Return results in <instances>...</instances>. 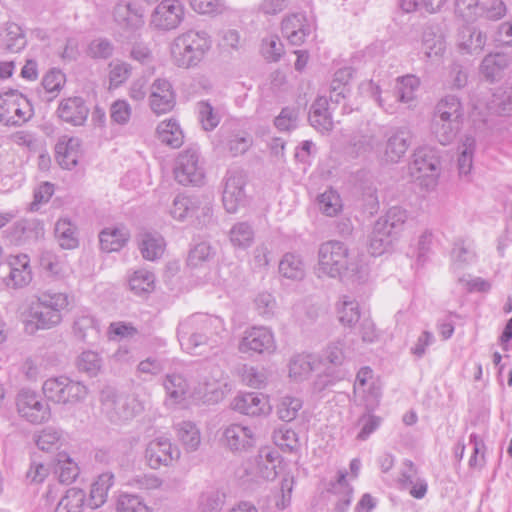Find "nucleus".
<instances>
[{
    "instance_id": "f3484780",
    "label": "nucleus",
    "mask_w": 512,
    "mask_h": 512,
    "mask_svg": "<svg viewBox=\"0 0 512 512\" xmlns=\"http://www.w3.org/2000/svg\"><path fill=\"white\" fill-rule=\"evenodd\" d=\"M176 104V95L172 84L167 79H156L150 87L149 105L157 114L170 112Z\"/></svg>"
},
{
    "instance_id": "c9c22d12",
    "label": "nucleus",
    "mask_w": 512,
    "mask_h": 512,
    "mask_svg": "<svg viewBox=\"0 0 512 512\" xmlns=\"http://www.w3.org/2000/svg\"><path fill=\"white\" fill-rule=\"evenodd\" d=\"M157 134L161 143L174 149L184 142L183 132L175 120L161 122L157 127Z\"/></svg>"
},
{
    "instance_id": "5fc2aeb1",
    "label": "nucleus",
    "mask_w": 512,
    "mask_h": 512,
    "mask_svg": "<svg viewBox=\"0 0 512 512\" xmlns=\"http://www.w3.org/2000/svg\"><path fill=\"white\" fill-rule=\"evenodd\" d=\"M407 212L405 209L394 206L391 207L385 216L380 217L377 221L385 223L387 229L391 230L396 236L402 231L407 220Z\"/></svg>"
},
{
    "instance_id": "c03bdc74",
    "label": "nucleus",
    "mask_w": 512,
    "mask_h": 512,
    "mask_svg": "<svg viewBox=\"0 0 512 512\" xmlns=\"http://www.w3.org/2000/svg\"><path fill=\"white\" fill-rule=\"evenodd\" d=\"M475 138L465 135L459 146V156L457 160L458 171L460 175H468L473 165V154L475 150Z\"/></svg>"
},
{
    "instance_id": "423d86ee",
    "label": "nucleus",
    "mask_w": 512,
    "mask_h": 512,
    "mask_svg": "<svg viewBox=\"0 0 512 512\" xmlns=\"http://www.w3.org/2000/svg\"><path fill=\"white\" fill-rule=\"evenodd\" d=\"M42 390L47 399L58 404H76L88 395V388L83 383L66 376L47 379Z\"/></svg>"
},
{
    "instance_id": "a18cd8bd",
    "label": "nucleus",
    "mask_w": 512,
    "mask_h": 512,
    "mask_svg": "<svg viewBox=\"0 0 512 512\" xmlns=\"http://www.w3.org/2000/svg\"><path fill=\"white\" fill-rule=\"evenodd\" d=\"M339 321L345 326H353L360 319L359 304L349 296H343L337 307Z\"/></svg>"
},
{
    "instance_id": "13d9d810",
    "label": "nucleus",
    "mask_w": 512,
    "mask_h": 512,
    "mask_svg": "<svg viewBox=\"0 0 512 512\" xmlns=\"http://www.w3.org/2000/svg\"><path fill=\"white\" fill-rule=\"evenodd\" d=\"M302 404L299 398L285 396L277 406V414L282 421L291 422L297 417Z\"/></svg>"
},
{
    "instance_id": "2eb2a0df",
    "label": "nucleus",
    "mask_w": 512,
    "mask_h": 512,
    "mask_svg": "<svg viewBox=\"0 0 512 512\" xmlns=\"http://www.w3.org/2000/svg\"><path fill=\"white\" fill-rule=\"evenodd\" d=\"M238 349L243 354L272 353L275 340L272 331L266 327H252L244 332Z\"/></svg>"
},
{
    "instance_id": "4d7b16f0",
    "label": "nucleus",
    "mask_w": 512,
    "mask_h": 512,
    "mask_svg": "<svg viewBox=\"0 0 512 512\" xmlns=\"http://www.w3.org/2000/svg\"><path fill=\"white\" fill-rule=\"evenodd\" d=\"M320 211L327 216H335L341 210L342 204L339 194L332 189L326 190L318 196Z\"/></svg>"
},
{
    "instance_id": "9b49d317",
    "label": "nucleus",
    "mask_w": 512,
    "mask_h": 512,
    "mask_svg": "<svg viewBox=\"0 0 512 512\" xmlns=\"http://www.w3.org/2000/svg\"><path fill=\"white\" fill-rule=\"evenodd\" d=\"M180 458V450L167 437L161 436L149 441L144 452L147 466L158 470L162 466L169 467Z\"/></svg>"
},
{
    "instance_id": "ea45409f",
    "label": "nucleus",
    "mask_w": 512,
    "mask_h": 512,
    "mask_svg": "<svg viewBox=\"0 0 512 512\" xmlns=\"http://www.w3.org/2000/svg\"><path fill=\"white\" fill-rule=\"evenodd\" d=\"M279 273L288 279L301 280L305 276V265L299 255L286 253L279 262Z\"/></svg>"
},
{
    "instance_id": "aec40b11",
    "label": "nucleus",
    "mask_w": 512,
    "mask_h": 512,
    "mask_svg": "<svg viewBox=\"0 0 512 512\" xmlns=\"http://www.w3.org/2000/svg\"><path fill=\"white\" fill-rule=\"evenodd\" d=\"M226 445L232 451H246L255 444V433L241 424H231L223 432Z\"/></svg>"
},
{
    "instance_id": "a19ab883",
    "label": "nucleus",
    "mask_w": 512,
    "mask_h": 512,
    "mask_svg": "<svg viewBox=\"0 0 512 512\" xmlns=\"http://www.w3.org/2000/svg\"><path fill=\"white\" fill-rule=\"evenodd\" d=\"M39 263L47 275L57 279L63 278L67 272V264L64 259L50 250L41 252Z\"/></svg>"
},
{
    "instance_id": "69168bd1",
    "label": "nucleus",
    "mask_w": 512,
    "mask_h": 512,
    "mask_svg": "<svg viewBox=\"0 0 512 512\" xmlns=\"http://www.w3.org/2000/svg\"><path fill=\"white\" fill-rule=\"evenodd\" d=\"M61 431L54 427L43 429L36 438V445L43 451L57 449L61 440Z\"/></svg>"
},
{
    "instance_id": "f704fd0d",
    "label": "nucleus",
    "mask_w": 512,
    "mask_h": 512,
    "mask_svg": "<svg viewBox=\"0 0 512 512\" xmlns=\"http://www.w3.org/2000/svg\"><path fill=\"white\" fill-rule=\"evenodd\" d=\"M55 238L62 249H75L79 245L77 228L68 219H59L55 224Z\"/></svg>"
},
{
    "instance_id": "338daca9",
    "label": "nucleus",
    "mask_w": 512,
    "mask_h": 512,
    "mask_svg": "<svg viewBox=\"0 0 512 512\" xmlns=\"http://www.w3.org/2000/svg\"><path fill=\"white\" fill-rule=\"evenodd\" d=\"M506 5L502 0H483L480 7V18L497 21L506 15Z\"/></svg>"
},
{
    "instance_id": "6e6552de",
    "label": "nucleus",
    "mask_w": 512,
    "mask_h": 512,
    "mask_svg": "<svg viewBox=\"0 0 512 512\" xmlns=\"http://www.w3.org/2000/svg\"><path fill=\"white\" fill-rule=\"evenodd\" d=\"M439 157L427 148H421L413 154V161L408 166L409 175L426 188H432L437 183L439 175Z\"/></svg>"
},
{
    "instance_id": "4c0bfd02",
    "label": "nucleus",
    "mask_w": 512,
    "mask_h": 512,
    "mask_svg": "<svg viewBox=\"0 0 512 512\" xmlns=\"http://www.w3.org/2000/svg\"><path fill=\"white\" fill-rule=\"evenodd\" d=\"M165 240L158 233H145L140 243L143 258L150 261L159 259L165 250Z\"/></svg>"
},
{
    "instance_id": "de8ad7c7",
    "label": "nucleus",
    "mask_w": 512,
    "mask_h": 512,
    "mask_svg": "<svg viewBox=\"0 0 512 512\" xmlns=\"http://www.w3.org/2000/svg\"><path fill=\"white\" fill-rule=\"evenodd\" d=\"M155 275L145 269L137 270L129 279L130 289L137 295H144L154 290Z\"/></svg>"
},
{
    "instance_id": "39448f33",
    "label": "nucleus",
    "mask_w": 512,
    "mask_h": 512,
    "mask_svg": "<svg viewBox=\"0 0 512 512\" xmlns=\"http://www.w3.org/2000/svg\"><path fill=\"white\" fill-rule=\"evenodd\" d=\"M100 401L102 413L115 424L133 419L144 409L137 398L118 393L112 387H106L101 391Z\"/></svg>"
},
{
    "instance_id": "0e129e2a",
    "label": "nucleus",
    "mask_w": 512,
    "mask_h": 512,
    "mask_svg": "<svg viewBox=\"0 0 512 512\" xmlns=\"http://www.w3.org/2000/svg\"><path fill=\"white\" fill-rule=\"evenodd\" d=\"M117 512H149L141 497L133 494H121L117 501Z\"/></svg>"
},
{
    "instance_id": "e433bc0d",
    "label": "nucleus",
    "mask_w": 512,
    "mask_h": 512,
    "mask_svg": "<svg viewBox=\"0 0 512 512\" xmlns=\"http://www.w3.org/2000/svg\"><path fill=\"white\" fill-rule=\"evenodd\" d=\"M86 505V493L76 487L69 488L59 500L55 512H82Z\"/></svg>"
},
{
    "instance_id": "bf43d9fd",
    "label": "nucleus",
    "mask_w": 512,
    "mask_h": 512,
    "mask_svg": "<svg viewBox=\"0 0 512 512\" xmlns=\"http://www.w3.org/2000/svg\"><path fill=\"white\" fill-rule=\"evenodd\" d=\"M56 473L60 483L70 484L72 483L79 474V468L77 464L70 459L67 455H59Z\"/></svg>"
},
{
    "instance_id": "a211bd4d",
    "label": "nucleus",
    "mask_w": 512,
    "mask_h": 512,
    "mask_svg": "<svg viewBox=\"0 0 512 512\" xmlns=\"http://www.w3.org/2000/svg\"><path fill=\"white\" fill-rule=\"evenodd\" d=\"M89 111V107L82 97L72 96L59 102L56 114L61 121L67 124L82 126L88 118Z\"/></svg>"
},
{
    "instance_id": "72a5a7b5",
    "label": "nucleus",
    "mask_w": 512,
    "mask_h": 512,
    "mask_svg": "<svg viewBox=\"0 0 512 512\" xmlns=\"http://www.w3.org/2000/svg\"><path fill=\"white\" fill-rule=\"evenodd\" d=\"M129 232L125 227L105 228L100 232V247L105 252L119 251L128 241Z\"/></svg>"
},
{
    "instance_id": "49530a36",
    "label": "nucleus",
    "mask_w": 512,
    "mask_h": 512,
    "mask_svg": "<svg viewBox=\"0 0 512 512\" xmlns=\"http://www.w3.org/2000/svg\"><path fill=\"white\" fill-rule=\"evenodd\" d=\"M164 388L170 399L180 402L188 392V382L181 374L171 373L164 380Z\"/></svg>"
},
{
    "instance_id": "393cba45",
    "label": "nucleus",
    "mask_w": 512,
    "mask_h": 512,
    "mask_svg": "<svg viewBox=\"0 0 512 512\" xmlns=\"http://www.w3.org/2000/svg\"><path fill=\"white\" fill-rule=\"evenodd\" d=\"M396 237L397 236L391 232V230L387 229L385 223L376 221L369 235V252L373 256H380L384 254L391 248Z\"/></svg>"
},
{
    "instance_id": "6e6d98bb",
    "label": "nucleus",
    "mask_w": 512,
    "mask_h": 512,
    "mask_svg": "<svg viewBox=\"0 0 512 512\" xmlns=\"http://www.w3.org/2000/svg\"><path fill=\"white\" fill-rule=\"evenodd\" d=\"M480 0H455V13L466 22H475L480 18Z\"/></svg>"
},
{
    "instance_id": "680f3d73",
    "label": "nucleus",
    "mask_w": 512,
    "mask_h": 512,
    "mask_svg": "<svg viewBox=\"0 0 512 512\" xmlns=\"http://www.w3.org/2000/svg\"><path fill=\"white\" fill-rule=\"evenodd\" d=\"M198 118L202 127L206 131L216 128L220 122V116L214 111L212 105L207 101H200L197 104Z\"/></svg>"
},
{
    "instance_id": "a878e982",
    "label": "nucleus",
    "mask_w": 512,
    "mask_h": 512,
    "mask_svg": "<svg viewBox=\"0 0 512 512\" xmlns=\"http://www.w3.org/2000/svg\"><path fill=\"white\" fill-rule=\"evenodd\" d=\"M329 101L326 97H318L312 104L309 112V122L316 130L328 132L333 128V120Z\"/></svg>"
},
{
    "instance_id": "1a4fd4ad",
    "label": "nucleus",
    "mask_w": 512,
    "mask_h": 512,
    "mask_svg": "<svg viewBox=\"0 0 512 512\" xmlns=\"http://www.w3.org/2000/svg\"><path fill=\"white\" fill-rule=\"evenodd\" d=\"M33 115L28 99L15 93L0 95V124L21 126Z\"/></svg>"
},
{
    "instance_id": "4be33fe9",
    "label": "nucleus",
    "mask_w": 512,
    "mask_h": 512,
    "mask_svg": "<svg viewBox=\"0 0 512 512\" xmlns=\"http://www.w3.org/2000/svg\"><path fill=\"white\" fill-rule=\"evenodd\" d=\"M233 409L249 416L266 414L270 410L268 399L258 393H245L234 398Z\"/></svg>"
},
{
    "instance_id": "7c9ffc66",
    "label": "nucleus",
    "mask_w": 512,
    "mask_h": 512,
    "mask_svg": "<svg viewBox=\"0 0 512 512\" xmlns=\"http://www.w3.org/2000/svg\"><path fill=\"white\" fill-rule=\"evenodd\" d=\"M451 265L454 269H463L476 260L473 243L464 238H457L453 242L450 253Z\"/></svg>"
},
{
    "instance_id": "ddd939ff",
    "label": "nucleus",
    "mask_w": 512,
    "mask_h": 512,
    "mask_svg": "<svg viewBox=\"0 0 512 512\" xmlns=\"http://www.w3.org/2000/svg\"><path fill=\"white\" fill-rule=\"evenodd\" d=\"M184 18V7L178 0H163L154 9L150 25L157 30L176 29Z\"/></svg>"
},
{
    "instance_id": "dca6fc26",
    "label": "nucleus",
    "mask_w": 512,
    "mask_h": 512,
    "mask_svg": "<svg viewBox=\"0 0 512 512\" xmlns=\"http://www.w3.org/2000/svg\"><path fill=\"white\" fill-rule=\"evenodd\" d=\"M8 273L3 283L8 288L18 289L27 286L32 280L30 259L26 254L11 255L7 259Z\"/></svg>"
},
{
    "instance_id": "58836bf2",
    "label": "nucleus",
    "mask_w": 512,
    "mask_h": 512,
    "mask_svg": "<svg viewBox=\"0 0 512 512\" xmlns=\"http://www.w3.org/2000/svg\"><path fill=\"white\" fill-rule=\"evenodd\" d=\"M178 439L189 452L196 451L200 445V431L191 421H182L174 426Z\"/></svg>"
},
{
    "instance_id": "473e14b6",
    "label": "nucleus",
    "mask_w": 512,
    "mask_h": 512,
    "mask_svg": "<svg viewBox=\"0 0 512 512\" xmlns=\"http://www.w3.org/2000/svg\"><path fill=\"white\" fill-rule=\"evenodd\" d=\"M200 205L199 197L179 194L174 198L169 213L174 219L183 221L194 216Z\"/></svg>"
},
{
    "instance_id": "2f4dec72",
    "label": "nucleus",
    "mask_w": 512,
    "mask_h": 512,
    "mask_svg": "<svg viewBox=\"0 0 512 512\" xmlns=\"http://www.w3.org/2000/svg\"><path fill=\"white\" fill-rule=\"evenodd\" d=\"M73 334L78 340L83 342L97 339L99 334L97 320L86 312L79 313L73 322Z\"/></svg>"
},
{
    "instance_id": "8fccbe9b",
    "label": "nucleus",
    "mask_w": 512,
    "mask_h": 512,
    "mask_svg": "<svg viewBox=\"0 0 512 512\" xmlns=\"http://www.w3.org/2000/svg\"><path fill=\"white\" fill-rule=\"evenodd\" d=\"M76 364L80 372L86 373L90 377H94L100 372L103 360L97 352L87 350L83 351L79 355Z\"/></svg>"
},
{
    "instance_id": "0eeeda50",
    "label": "nucleus",
    "mask_w": 512,
    "mask_h": 512,
    "mask_svg": "<svg viewBox=\"0 0 512 512\" xmlns=\"http://www.w3.org/2000/svg\"><path fill=\"white\" fill-rule=\"evenodd\" d=\"M174 175L176 181L184 186H199L203 184L205 172L203 164L200 162L197 148H187L178 155L174 167Z\"/></svg>"
},
{
    "instance_id": "052dcab7",
    "label": "nucleus",
    "mask_w": 512,
    "mask_h": 512,
    "mask_svg": "<svg viewBox=\"0 0 512 512\" xmlns=\"http://www.w3.org/2000/svg\"><path fill=\"white\" fill-rule=\"evenodd\" d=\"M254 308L259 316L270 319L274 316L277 303L275 297L268 292H260L254 298Z\"/></svg>"
},
{
    "instance_id": "9d476101",
    "label": "nucleus",
    "mask_w": 512,
    "mask_h": 512,
    "mask_svg": "<svg viewBox=\"0 0 512 512\" xmlns=\"http://www.w3.org/2000/svg\"><path fill=\"white\" fill-rule=\"evenodd\" d=\"M16 405L20 416L32 424L46 422L51 416L50 407L46 400L32 390H21L17 395Z\"/></svg>"
},
{
    "instance_id": "7ed1b4c3",
    "label": "nucleus",
    "mask_w": 512,
    "mask_h": 512,
    "mask_svg": "<svg viewBox=\"0 0 512 512\" xmlns=\"http://www.w3.org/2000/svg\"><path fill=\"white\" fill-rule=\"evenodd\" d=\"M68 296L61 292H43L33 302L24 319L25 331L34 334L39 329L48 330L62 321V311L68 306Z\"/></svg>"
},
{
    "instance_id": "b1692460",
    "label": "nucleus",
    "mask_w": 512,
    "mask_h": 512,
    "mask_svg": "<svg viewBox=\"0 0 512 512\" xmlns=\"http://www.w3.org/2000/svg\"><path fill=\"white\" fill-rule=\"evenodd\" d=\"M512 63V58L505 53L486 55L480 64V73L488 82H496L503 77L504 71Z\"/></svg>"
},
{
    "instance_id": "412c9836",
    "label": "nucleus",
    "mask_w": 512,
    "mask_h": 512,
    "mask_svg": "<svg viewBox=\"0 0 512 512\" xmlns=\"http://www.w3.org/2000/svg\"><path fill=\"white\" fill-rule=\"evenodd\" d=\"M281 30L288 41L295 46L304 43L310 34V26L307 24L306 16L303 13H294L285 17L282 21Z\"/></svg>"
},
{
    "instance_id": "864d4df0",
    "label": "nucleus",
    "mask_w": 512,
    "mask_h": 512,
    "mask_svg": "<svg viewBox=\"0 0 512 512\" xmlns=\"http://www.w3.org/2000/svg\"><path fill=\"white\" fill-rule=\"evenodd\" d=\"M205 393L212 394L211 399L218 401L224 396V388L227 387V383L224 381V373L219 367H213L211 369V378H204Z\"/></svg>"
},
{
    "instance_id": "603ef678",
    "label": "nucleus",
    "mask_w": 512,
    "mask_h": 512,
    "mask_svg": "<svg viewBox=\"0 0 512 512\" xmlns=\"http://www.w3.org/2000/svg\"><path fill=\"white\" fill-rule=\"evenodd\" d=\"M313 370L311 356L306 354H297L290 359L289 377L295 381L305 379Z\"/></svg>"
},
{
    "instance_id": "f03ea898",
    "label": "nucleus",
    "mask_w": 512,
    "mask_h": 512,
    "mask_svg": "<svg viewBox=\"0 0 512 512\" xmlns=\"http://www.w3.org/2000/svg\"><path fill=\"white\" fill-rule=\"evenodd\" d=\"M222 332L224 324L221 318L199 313L179 323L177 336L185 351L202 354L204 347L213 348L219 344Z\"/></svg>"
},
{
    "instance_id": "37998d69",
    "label": "nucleus",
    "mask_w": 512,
    "mask_h": 512,
    "mask_svg": "<svg viewBox=\"0 0 512 512\" xmlns=\"http://www.w3.org/2000/svg\"><path fill=\"white\" fill-rule=\"evenodd\" d=\"M3 43L5 49L10 52L17 53L24 49L27 44V40L22 28L14 22L6 23Z\"/></svg>"
},
{
    "instance_id": "f257e3e1",
    "label": "nucleus",
    "mask_w": 512,
    "mask_h": 512,
    "mask_svg": "<svg viewBox=\"0 0 512 512\" xmlns=\"http://www.w3.org/2000/svg\"><path fill=\"white\" fill-rule=\"evenodd\" d=\"M317 275L363 283L368 278V267L359 254L351 252L345 243L331 240L319 247Z\"/></svg>"
},
{
    "instance_id": "c756f323",
    "label": "nucleus",
    "mask_w": 512,
    "mask_h": 512,
    "mask_svg": "<svg viewBox=\"0 0 512 512\" xmlns=\"http://www.w3.org/2000/svg\"><path fill=\"white\" fill-rule=\"evenodd\" d=\"M114 484V475L111 472L100 474L92 483L89 498L86 499V505L92 509L102 506L108 496L109 489Z\"/></svg>"
},
{
    "instance_id": "cd10ccee",
    "label": "nucleus",
    "mask_w": 512,
    "mask_h": 512,
    "mask_svg": "<svg viewBox=\"0 0 512 512\" xmlns=\"http://www.w3.org/2000/svg\"><path fill=\"white\" fill-rule=\"evenodd\" d=\"M222 146L231 156L236 157L248 151L253 143L251 135L241 130H223L222 129Z\"/></svg>"
},
{
    "instance_id": "f8f14e48",
    "label": "nucleus",
    "mask_w": 512,
    "mask_h": 512,
    "mask_svg": "<svg viewBox=\"0 0 512 512\" xmlns=\"http://www.w3.org/2000/svg\"><path fill=\"white\" fill-rule=\"evenodd\" d=\"M246 174L241 169H230L224 177L222 202L228 213H236L245 203Z\"/></svg>"
},
{
    "instance_id": "4468645a",
    "label": "nucleus",
    "mask_w": 512,
    "mask_h": 512,
    "mask_svg": "<svg viewBox=\"0 0 512 512\" xmlns=\"http://www.w3.org/2000/svg\"><path fill=\"white\" fill-rule=\"evenodd\" d=\"M4 236L13 245H30L44 236V227L37 219H20L4 231Z\"/></svg>"
},
{
    "instance_id": "79ce46f5",
    "label": "nucleus",
    "mask_w": 512,
    "mask_h": 512,
    "mask_svg": "<svg viewBox=\"0 0 512 512\" xmlns=\"http://www.w3.org/2000/svg\"><path fill=\"white\" fill-rule=\"evenodd\" d=\"M419 85L420 81L414 75L399 77L394 88L396 101L405 104L412 102L415 99V92Z\"/></svg>"
},
{
    "instance_id": "3c124183",
    "label": "nucleus",
    "mask_w": 512,
    "mask_h": 512,
    "mask_svg": "<svg viewBox=\"0 0 512 512\" xmlns=\"http://www.w3.org/2000/svg\"><path fill=\"white\" fill-rule=\"evenodd\" d=\"M229 238L234 246L247 248L254 240L253 228L247 222L236 223L230 229Z\"/></svg>"
},
{
    "instance_id": "bb28decb",
    "label": "nucleus",
    "mask_w": 512,
    "mask_h": 512,
    "mask_svg": "<svg viewBox=\"0 0 512 512\" xmlns=\"http://www.w3.org/2000/svg\"><path fill=\"white\" fill-rule=\"evenodd\" d=\"M432 116L464 123L465 109L460 98L446 95L437 102Z\"/></svg>"
},
{
    "instance_id": "6ab92c4d",
    "label": "nucleus",
    "mask_w": 512,
    "mask_h": 512,
    "mask_svg": "<svg viewBox=\"0 0 512 512\" xmlns=\"http://www.w3.org/2000/svg\"><path fill=\"white\" fill-rule=\"evenodd\" d=\"M412 134L407 128L401 127L390 131L385 147L387 161L397 163L405 155L411 145Z\"/></svg>"
},
{
    "instance_id": "09e8293b",
    "label": "nucleus",
    "mask_w": 512,
    "mask_h": 512,
    "mask_svg": "<svg viewBox=\"0 0 512 512\" xmlns=\"http://www.w3.org/2000/svg\"><path fill=\"white\" fill-rule=\"evenodd\" d=\"M224 503V493L217 489H208L199 496L198 508L200 512H220Z\"/></svg>"
},
{
    "instance_id": "e2e57ef3",
    "label": "nucleus",
    "mask_w": 512,
    "mask_h": 512,
    "mask_svg": "<svg viewBox=\"0 0 512 512\" xmlns=\"http://www.w3.org/2000/svg\"><path fill=\"white\" fill-rule=\"evenodd\" d=\"M73 144L74 140L69 139L67 144L63 145L59 143L56 146L57 161L64 169L71 170L78 163L77 152L73 149Z\"/></svg>"
},
{
    "instance_id": "5701e85b",
    "label": "nucleus",
    "mask_w": 512,
    "mask_h": 512,
    "mask_svg": "<svg viewBox=\"0 0 512 512\" xmlns=\"http://www.w3.org/2000/svg\"><path fill=\"white\" fill-rule=\"evenodd\" d=\"M487 42V35L476 26L464 25L458 32V47L467 54H479Z\"/></svg>"
},
{
    "instance_id": "20e7f679",
    "label": "nucleus",
    "mask_w": 512,
    "mask_h": 512,
    "mask_svg": "<svg viewBox=\"0 0 512 512\" xmlns=\"http://www.w3.org/2000/svg\"><path fill=\"white\" fill-rule=\"evenodd\" d=\"M212 40L206 31L189 30L177 36L171 44V58L179 68L197 66L211 49Z\"/></svg>"
},
{
    "instance_id": "774afa93",
    "label": "nucleus",
    "mask_w": 512,
    "mask_h": 512,
    "mask_svg": "<svg viewBox=\"0 0 512 512\" xmlns=\"http://www.w3.org/2000/svg\"><path fill=\"white\" fill-rule=\"evenodd\" d=\"M114 53V45L107 38H97L90 42L87 54L93 59H108Z\"/></svg>"
},
{
    "instance_id": "c85d7f7f",
    "label": "nucleus",
    "mask_w": 512,
    "mask_h": 512,
    "mask_svg": "<svg viewBox=\"0 0 512 512\" xmlns=\"http://www.w3.org/2000/svg\"><path fill=\"white\" fill-rule=\"evenodd\" d=\"M464 123L432 116L431 133L442 145H448L454 141L462 129Z\"/></svg>"
}]
</instances>
